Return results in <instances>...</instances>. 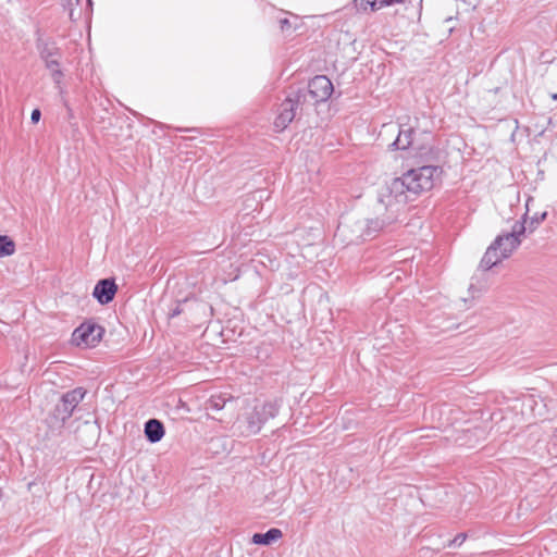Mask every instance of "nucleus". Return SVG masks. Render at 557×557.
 Listing matches in <instances>:
<instances>
[{
    "label": "nucleus",
    "mask_w": 557,
    "mask_h": 557,
    "mask_svg": "<svg viewBox=\"0 0 557 557\" xmlns=\"http://www.w3.org/2000/svg\"><path fill=\"white\" fill-rule=\"evenodd\" d=\"M40 59L45 62L46 67L50 71L53 83L57 88L61 89L63 79V72L60 69V59L62 57L61 50L52 41H47L41 38L37 39L36 44ZM62 92V90H60Z\"/></svg>",
    "instance_id": "nucleus-3"
},
{
    "label": "nucleus",
    "mask_w": 557,
    "mask_h": 557,
    "mask_svg": "<svg viewBox=\"0 0 557 557\" xmlns=\"http://www.w3.org/2000/svg\"><path fill=\"white\" fill-rule=\"evenodd\" d=\"M467 537L466 533H459L455 536V539L450 542L449 546H460Z\"/></svg>",
    "instance_id": "nucleus-19"
},
{
    "label": "nucleus",
    "mask_w": 557,
    "mask_h": 557,
    "mask_svg": "<svg viewBox=\"0 0 557 557\" xmlns=\"http://www.w3.org/2000/svg\"><path fill=\"white\" fill-rule=\"evenodd\" d=\"M283 533L280 529L272 528L265 533H255L252 535V543L257 545H270L271 543L280 540Z\"/></svg>",
    "instance_id": "nucleus-13"
},
{
    "label": "nucleus",
    "mask_w": 557,
    "mask_h": 557,
    "mask_svg": "<svg viewBox=\"0 0 557 557\" xmlns=\"http://www.w3.org/2000/svg\"><path fill=\"white\" fill-rule=\"evenodd\" d=\"M333 90V84L329 77L325 75H317L309 81L307 90L299 89L298 91H304L306 94V98L309 97L312 100V104H317L326 101L331 97ZM308 99H306V101Z\"/></svg>",
    "instance_id": "nucleus-6"
},
{
    "label": "nucleus",
    "mask_w": 557,
    "mask_h": 557,
    "mask_svg": "<svg viewBox=\"0 0 557 557\" xmlns=\"http://www.w3.org/2000/svg\"><path fill=\"white\" fill-rule=\"evenodd\" d=\"M546 215H547L546 212H543L540 216L534 215L531 219L529 226H527V230H529L530 232H533L537 227V225L545 220Z\"/></svg>",
    "instance_id": "nucleus-18"
},
{
    "label": "nucleus",
    "mask_w": 557,
    "mask_h": 557,
    "mask_svg": "<svg viewBox=\"0 0 557 557\" xmlns=\"http://www.w3.org/2000/svg\"><path fill=\"white\" fill-rule=\"evenodd\" d=\"M554 437L557 440V429L554 432Z\"/></svg>",
    "instance_id": "nucleus-25"
},
{
    "label": "nucleus",
    "mask_w": 557,
    "mask_h": 557,
    "mask_svg": "<svg viewBox=\"0 0 557 557\" xmlns=\"http://www.w3.org/2000/svg\"><path fill=\"white\" fill-rule=\"evenodd\" d=\"M104 329L92 320L83 322L72 334V343L79 347H95L100 343Z\"/></svg>",
    "instance_id": "nucleus-5"
},
{
    "label": "nucleus",
    "mask_w": 557,
    "mask_h": 557,
    "mask_svg": "<svg viewBox=\"0 0 557 557\" xmlns=\"http://www.w3.org/2000/svg\"><path fill=\"white\" fill-rule=\"evenodd\" d=\"M442 169L436 165H423L411 169L400 177L394 178L380 196V203L376 212L381 213L374 219L359 225L360 234L347 236L348 224L339 223L335 236L347 239L348 244L358 242L364 237L375 236L380 231L386 228L398 220V216L409 201H413L420 194L431 190L435 182L440 180Z\"/></svg>",
    "instance_id": "nucleus-1"
},
{
    "label": "nucleus",
    "mask_w": 557,
    "mask_h": 557,
    "mask_svg": "<svg viewBox=\"0 0 557 557\" xmlns=\"http://www.w3.org/2000/svg\"><path fill=\"white\" fill-rule=\"evenodd\" d=\"M145 435L150 443H158L164 436V425L157 419H149L145 423Z\"/></svg>",
    "instance_id": "nucleus-11"
},
{
    "label": "nucleus",
    "mask_w": 557,
    "mask_h": 557,
    "mask_svg": "<svg viewBox=\"0 0 557 557\" xmlns=\"http://www.w3.org/2000/svg\"><path fill=\"white\" fill-rule=\"evenodd\" d=\"M552 97L553 99H557V94H554Z\"/></svg>",
    "instance_id": "nucleus-26"
},
{
    "label": "nucleus",
    "mask_w": 557,
    "mask_h": 557,
    "mask_svg": "<svg viewBox=\"0 0 557 557\" xmlns=\"http://www.w3.org/2000/svg\"><path fill=\"white\" fill-rule=\"evenodd\" d=\"M15 252V243L7 235H0V258L12 256Z\"/></svg>",
    "instance_id": "nucleus-16"
},
{
    "label": "nucleus",
    "mask_w": 557,
    "mask_h": 557,
    "mask_svg": "<svg viewBox=\"0 0 557 557\" xmlns=\"http://www.w3.org/2000/svg\"><path fill=\"white\" fill-rule=\"evenodd\" d=\"M280 28L282 32H288L293 28L292 23L288 18L284 17L280 20Z\"/></svg>",
    "instance_id": "nucleus-20"
},
{
    "label": "nucleus",
    "mask_w": 557,
    "mask_h": 557,
    "mask_svg": "<svg viewBox=\"0 0 557 557\" xmlns=\"http://www.w3.org/2000/svg\"><path fill=\"white\" fill-rule=\"evenodd\" d=\"M306 102V94L304 91H295L278 106L277 115L273 126L276 132L284 131L295 119L296 111Z\"/></svg>",
    "instance_id": "nucleus-4"
},
{
    "label": "nucleus",
    "mask_w": 557,
    "mask_h": 557,
    "mask_svg": "<svg viewBox=\"0 0 557 557\" xmlns=\"http://www.w3.org/2000/svg\"><path fill=\"white\" fill-rule=\"evenodd\" d=\"M527 232L525 219L523 221H517L511 231L506 234L498 235L496 238H500V245L498 246L499 252L503 257L509 258L510 255L521 244V236Z\"/></svg>",
    "instance_id": "nucleus-7"
},
{
    "label": "nucleus",
    "mask_w": 557,
    "mask_h": 557,
    "mask_svg": "<svg viewBox=\"0 0 557 557\" xmlns=\"http://www.w3.org/2000/svg\"><path fill=\"white\" fill-rule=\"evenodd\" d=\"M117 285L113 278H102L96 284L92 296L101 305L111 302L116 294Z\"/></svg>",
    "instance_id": "nucleus-9"
},
{
    "label": "nucleus",
    "mask_w": 557,
    "mask_h": 557,
    "mask_svg": "<svg viewBox=\"0 0 557 557\" xmlns=\"http://www.w3.org/2000/svg\"><path fill=\"white\" fill-rule=\"evenodd\" d=\"M86 389L76 387L62 395L60 401L54 406L48 417V423L51 429H61L72 417L75 408L84 399Z\"/></svg>",
    "instance_id": "nucleus-2"
},
{
    "label": "nucleus",
    "mask_w": 557,
    "mask_h": 557,
    "mask_svg": "<svg viewBox=\"0 0 557 557\" xmlns=\"http://www.w3.org/2000/svg\"><path fill=\"white\" fill-rule=\"evenodd\" d=\"M414 131L412 128L398 131V136L396 139L389 145L393 150H405L413 146L412 135Z\"/></svg>",
    "instance_id": "nucleus-12"
},
{
    "label": "nucleus",
    "mask_w": 557,
    "mask_h": 557,
    "mask_svg": "<svg viewBox=\"0 0 557 557\" xmlns=\"http://www.w3.org/2000/svg\"><path fill=\"white\" fill-rule=\"evenodd\" d=\"M233 400H234V398L231 395H226V394L212 395L206 403V409L219 411V410L223 409L228 401H233Z\"/></svg>",
    "instance_id": "nucleus-15"
},
{
    "label": "nucleus",
    "mask_w": 557,
    "mask_h": 557,
    "mask_svg": "<svg viewBox=\"0 0 557 557\" xmlns=\"http://www.w3.org/2000/svg\"><path fill=\"white\" fill-rule=\"evenodd\" d=\"M500 245V238H495L494 242L487 247L483 258L480 261L479 268L482 271H487L502 262L505 257L499 252L498 246Z\"/></svg>",
    "instance_id": "nucleus-10"
},
{
    "label": "nucleus",
    "mask_w": 557,
    "mask_h": 557,
    "mask_svg": "<svg viewBox=\"0 0 557 557\" xmlns=\"http://www.w3.org/2000/svg\"><path fill=\"white\" fill-rule=\"evenodd\" d=\"M363 2L369 4L372 11H376L383 7H388L395 3H403L404 0H360V5H362Z\"/></svg>",
    "instance_id": "nucleus-17"
},
{
    "label": "nucleus",
    "mask_w": 557,
    "mask_h": 557,
    "mask_svg": "<svg viewBox=\"0 0 557 557\" xmlns=\"http://www.w3.org/2000/svg\"><path fill=\"white\" fill-rule=\"evenodd\" d=\"M259 411L261 419L267 422L269 419L275 418L280 410V404L277 400L267 401L261 406H256Z\"/></svg>",
    "instance_id": "nucleus-14"
},
{
    "label": "nucleus",
    "mask_w": 557,
    "mask_h": 557,
    "mask_svg": "<svg viewBox=\"0 0 557 557\" xmlns=\"http://www.w3.org/2000/svg\"><path fill=\"white\" fill-rule=\"evenodd\" d=\"M264 423L255 407L250 412L246 413L244 418L237 420L236 428L242 435L250 436L259 433Z\"/></svg>",
    "instance_id": "nucleus-8"
},
{
    "label": "nucleus",
    "mask_w": 557,
    "mask_h": 557,
    "mask_svg": "<svg viewBox=\"0 0 557 557\" xmlns=\"http://www.w3.org/2000/svg\"><path fill=\"white\" fill-rule=\"evenodd\" d=\"M70 17H71V18H73V17H74V12H73V10H71V12H70Z\"/></svg>",
    "instance_id": "nucleus-24"
},
{
    "label": "nucleus",
    "mask_w": 557,
    "mask_h": 557,
    "mask_svg": "<svg viewBox=\"0 0 557 557\" xmlns=\"http://www.w3.org/2000/svg\"><path fill=\"white\" fill-rule=\"evenodd\" d=\"M41 117V112L39 109H34L30 114V120L33 123H38Z\"/></svg>",
    "instance_id": "nucleus-21"
},
{
    "label": "nucleus",
    "mask_w": 557,
    "mask_h": 557,
    "mask_svg": "<svg viewBox=\"0 0 557 557\" xmlns=\"http://www.w3.org/2000/svg\"><path fill=\"white\" fill-rule=\"evenodd\" d=\"M181 132H194V133H200L198 128L191 127V128H180Z\"/></svg>",
    "instance_id": "nucleus-22"
},
{
    "label": "nucleus",
    "mask_w": 557,
    "mask_h": 557,
    "mask_svg": "<svg viewBox=\"0 0 557 557\" xmlns=\"http://www.w3.org/2000/svg\"><path fill=\"white\" fill-rule=\"evenodd\" d=\"M178 314H181V309H180V307L177 306V307L172 311L171 317H176V315H178Z\"/></svg>",
    "instance_id": "nucleus-23"
}]
</instances>
